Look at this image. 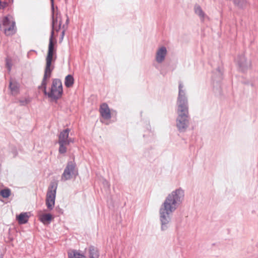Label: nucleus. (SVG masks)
Returning <instances> with one entry per match:
<instances>
[{"label": "nucleus", "mask_w": 258, "mask_h": 258, "mask_svg": "<svg viewBox=\"0 0 258 258\" xmlns=\"http://www.w3.org/2000/svg\"><path fill=\"white\" fill-rule=\"evenodd\" d=\"M177 113L176 125L180 132H184L189 124L188 100L184 85L179 82L178 94L177 99Z\"/></svg>", "instance_id": "f257e3e1"}, {"label": "nucleus", "mask_w": 258, "mask_h": 258, "mask_svg": "<svg viewBox=\"0 0 258 258\" xmlns=\"http://www.w3.org/2000/svg\"><path fill=\"white\" fill-rule=\"evenodd\" d=\"M184 199V191L179 187L168 195L160 208L173 213L182 204Z\"/></svg>", "instance_id": "f03ea898"}, {"label": "nucleus", "mask_w": 258, "mask_h": 258, "mask_svg": "<svg viewBox=\"0 0 258 258\" xmlns=\"http://www.w3.org/2000/svg\"><path fill=\"white\" fill-rule=\"evenodd\" d=\"M47 81L45 80V85H43V81L39 88H42L44 94L51 98L52 100H56L61 97L63 90L61 81L58 79H53L50 92L46 91Z\"/></svg>", "instance_id": "7ed1b4c3"}, {"label": "nucleus", "mask_w": 258, "mask_h": 258, "mask_svg": "<svg viewBox=\"0 0 258 258\" xmlns=\"http://www.w3.org/2000/svg\"><path fill=\"white\" fill-rule=\"evenodd\" d=\"M51 8H52V30L51 32V36L49 38V45H48V50L47 54V57H50V58H53V55L55 53V50L54 49V44L53 42V37L54 35V31L55 30L56 31H58L60 28V26L61 25V20H59V25L58 27H55V22H57V19L60 17V16L58 17V14L56 15V17L54 18V2L53 0H51Z\"/></svg>", "instance_id": "20e7f679"}, {"label": "nucleus", "mask_w": 258, "mask_h": 258, "mask_svg": "<svg viewBox=\"0 0 258 258\" xmlns=\"http://www.w3.org/2000/svg\"><path fill=\"white\" fill-rule=\"evenodd\" d=\"M0 29L7 36H11L15 33V22L11 16L8 15L2 18L0 21Z\"/></svg>", "instance_id": "39448f33"}, {"label": "nucleus", "mask_w": 258, "mask_h": 258, "mask_svg": "<svg viewBox=\"0 0 258 258\" xmlns=\"http://www.w3.org/2000/svg\"><path fill=\"white\" fill-rule=\"evenodd\" d=\"M78 169L76 163L73 161H68L61 176L62 181H67L78 175Z\"/></svg>", "instance_id": "423d86ee"}, {"label": "nucleus", "mask_w": 258, "mask_h": 258, "mask_svg": "<svg viewBox=\"0 0 258 258\" xmlns=\"http://www.w3.org/2000/svg\"><path fill=\"white\" fill-rule=\"evenodd\" d=\"M70 130L67 128L60 133L58 137V143L59 145V152L60 154L65 153L67 152L66 146L73 143L74 140L69 138Z\"/></svg>", "instance_id": "0eeeda50"}, {"label": "nucleus", "mask_w": 258, "mask_h": 258, "mask_svg": "<svg viewBox=\"0 0 258 258\" xmlns=\"http://www.w3.org/2000/svg\"><path fill=\"white\" fill-rule=\"evenodd\" d=\"M159 221L161 225V230L165 231L170 226L172 212L159 209Z\"/></svg>", "instance_id": "6e6552de"}, {"label": "nucleus", "mask_w": 258, "mask_h": 258, "mask_svg": "<svg viewBox=\"0 0 258 258\" xmlns=\"http://www.w3.org/2000/svg\"><path fill=\"white\" fill-rule=\"evenodd\" d=\"M57 184L51 183L46 194V205L48 210H52L54 206Z\"/></svg>", "instance_id": "1a4fd4ad"}, {"label": "nucleus", "mask_w": 258, "mask_h": 258, "mask_svg": "<svg viewBox=\"0 0 258 258\" xmlns=\"http://www.w3.org/2000/svg\"><path fill=\"white\" fill-rule=\"evenodd\" d=\"M236 62L240 71L245 72L251 67V62L247 60L244 55H240L236 58Z\"/></svg>", "instance_id": "9d476101"}, {"label": "nucleus", "mask_w": 258, "mask_h": 258, "mask_svg": "<svg viewBox=\"0 0 258 258\" xmlns=\"http://www.w3.org/2000/svg\"><path fill=\"white\" fill-rule=\"evenodd\" d=\"M53 61V58L50 57H46V66L45 68L44 74L43 78V85H45V80L50 77L51 73L53 70L54 67L51 64Z\"/></svg>", "instance_id": "9b49d317"}, {"label": "nucleus", "mask_w": 258, "mask_h": 258, "mask_svg": "<svg viewBox=\"0 0 258 258\" xmlns=\"http://www.w3.org/2000/svg\"><path fill=\"white\" fill-rule=\"evenodd\" d=\"M167 54V49L165 46L159 48L156 52V61L159 63H161L165 60Z\"/></svg>", "instance_id": "f8f14e48"}, {"label": "nucleus", "mask_w": 258, "mask_h": 258, "mask_svg": "<svg viewBox=\"0 0 258 258\" xmlns=\"http://www.w3.org/2000/svg\"><path fill=\"white\" fill-rule=\"evenodd\" d=\"M100 113L102 117L106 119L111 118V114L109 108L106 103H103L100 106Z\"/></svg>", "instance_id": "ddd939ff"}, {"label": "nucleus", "mask_w": 258, "mask_h": 258, "mask_svg": "<svg viewBox=\"0 0 258 258\" xmlns=\"http://www.w3.org/2000/svg\"><path fill=\"white\" fill-rule=\"evenodd\" d=\"M88 256L89 258H99V252L98 248L91 245L88 247Z\"/></svg>", "instance_id": "4468645a"}, {"label": "nucleus", "mask_w": 258, "mask_h": 258, "mask_svg": "<svg viewBox=\"0 0 258 258\" xmlns=\"http://www.w3.org/2000/svg\"><path fill=\"white\" fill-rule=\"evenodd\" d=\"M56 14H58V17L60 16V17L57 19V22H55V27H58V25H59V20H61V22H62V20H61V17L60 14L58 13H57ZM56 15L57 14H56ZM66 17H67V19H66V24H61V25L60 26V27L62 26V28L63 29V31H62L61 36V39H62L63 38L65 31H66V29L67 28L68 25V23H69V17H68V16L67 15H66Z\"/></svg>", "instance_id": "2eb2a0df"}, {"label": "nucleus", "mask_w": 258, "mask_h": 258, "mask_svg": "<svg viewBox=\"0 0 258 258\" xmlns=\"http://www.w3.org/2000/svg\"><path fill=\"white\" fill-rule=\"evenodd\" d=\"M19 84L16 81H10L9 88L11 90V94L13 95H17L19 93Z\"/></svg>", "instance_id": "dca6fc26"}, {"label": "nucleus", "mask_w": 258, "mask_h": 258, "mask_svg": "<svg viewBox=\"0 0 258 258\" xmlns=\"http://www.w3.org/2000/svg\"><path fill=\"white\" fill-rule=\"evenodd\" d=\"M29 216L27 213H21L19 215L16 217L20 224H24L26 223L29 220Z\"/></svg>", "instance_id": "f3484780"}, {"label": "nucleus", "mask_w": 258, "mask_h": 258, "mask_svg": "<svg viewBox=\"0 0 258 258\" xmlns=\"http://www.w3.org/2000/svg\"><path fill=\"white\" fill-rule=\"evenodd\" d=\"M84 254H80L76 250H72L68 252V258H85Z\"/></svg>", "instance_id": "a211bd4d"}, {"label": "nucleus", "mask_w": 258, "mask_h": 258, "mask_svg": "<svg viewBox=\"0 0 258 258\" xmlns=\"http://www.w3.org/2000/svg\"><path fill=\"white\" fill-rule=\"evenodd\" d=\"M52 219V216L50 214H43L39 217V220L44 224L49 223Z\"/></svg>", "instance_id": "6ab92c4d"}, {"label": "nucleus", "mask_w": 258, "mask_h": 258, "mask_svg": "<svg viewBox=\"0 0 258 258\" xmlns=\"http://www.w3.org/2000/svg\"><path fill=\"white\" fill-rule=\"evenodd\" d=\"M194 10L195 13L203 21L205 17V14L202 10L201 7L199 5H196L194 8Z\"/></svg>", "instance_id": "aec40b11"}, {"label": "nucleus", "mask_w": 258, "mask_h": 258, "mask_svg": "<svg viewBox=\"0 0 258 258\" xmlns=\"http://www.w3.org/2000/svg\"><path fill=\"white\" fill-rule=\"evenodd\" d=\"M74 83V79L72 75H68L66 77L64 80V85L67 87H71L73 85Z\"/></svg>", "instance_id": "412c9836"}, {"label": "nucleus", "mask_w": 258, "mask_h": 258, "mask_svg": "<svg viewBox=\"0 0 258 258\" xmlns=\"http://www.w3.org/2000/svg\"><path fill=\"white\" fill-rule=\"evenodd\" d=\"M11 190L8 188L2 189L0 191V195L4 198H9L11 195Z\"/></svg>", "instance_id": "4be33fe9"}, {"label": "nucleus", "mask_w": 258, "mask_h": 258, "mask_svg": "<svg viewBox=\"0 0 258 258\" xmlns=\"http://www.w3.org/2000/svg\"><path fill=\"white\" fill-rule=\"evenodd\" d=\"M6 67L7 68V70H8V71L9 72V73H10L11 71V68H12V61L10 59H9V58H7L6 59Z\"/></svg>", "instance_id": "5701e85b"}, {"label": "nucleus", "mask_w": 258, "mask_h": 258, "mask_svg": "<svg viewBox=\"0 0 258 258\" xmlns=\"http://www.w3.org/2000/svg\"><path fill=\"white\" fill-rule=\"evenodd\" d=\"M30 102L29 98H25L24 100H20L19 102L21 105H25Z\"/></svg>", "instance_id": "b1692460"}, {"label": "nucleus", "mask_w": 258, "mask_h": 258, "mask_svg": "<svg viewBox=\"0 0 258 258\" xmlns=\"http://www.w3.org/2000/svg\"><path fill=\"white\" fill-rule=\"evenodd\" d=\"M217 72L218 73L219 76H220V77H221V72L220 71V70L219 69H218L217 70Z\"/></svg>", "instance_id": "393cba45"}, {"label": "nucleus", "mask_w": 258, "mask_h": 258, "mask_svg": "<svg viewBox=\"0 0 258 258\" xmlns=\"http://www.w3.org/2000/svg\"><path fill=\"white\" fill-rule=\"evenodd\" d=\"M4 7L2 5V2H1V1L0 0V9H4Z\"/></svg>", "instance_id": "a878e982"}, {"label": "nucleus", "mask_w": 258, "mask_h": 258, "mask_svg": "<svg viewBox=\"0 0 258 258\" xmlns=\"http://www.w3.org/2000/svg\"><path fill=\"white\" fill-rule=\"evenodd\" d=\"M55 58H56V56H55V58H54V59L53 58V61H54V60H55Z\"/></svg>", "instance_id": "bb28decb"}, {"label": "nucleus", "mask_w": 258, "mask_h": 258, "mask_svg": "<svg viewBox=\"0 0 258 258\" xmlns=\"http://www.w3.org/2000/svg\"><path fill=\"white\" fill-rule=\"evenodd\" d=\"M0 258H1V257H0Z\"/></svg>", "instance_id": "cd10ccee"}]
</instances>
